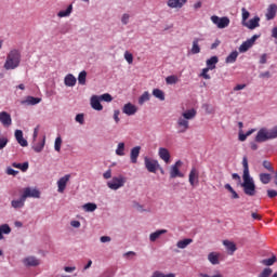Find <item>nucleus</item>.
<instances>
[{"instance_id": "obj_1", "label": "nucleus", "mask_w": 277, "mask_h": 277, "mask_svg": "<svg viewBox=\"0 0 277 277\" xmlns=\"http://www.w3.org/2000/svg\"><path fill=\"white\" fill-rule=\"evenodd\" d=\"M242 168H243V174H242V183L240 184L243 194L246 196H256V184H254V179L250 176V167L248 166V157L242 158Z\"/></svg>"}, {"instance_id": "obj_2", "label": "nucleus", "mask_w": 277, "mask_h": 277, "mask_svg": "<svg viewBox=\"0 0 277 277\" xmlns=\"http://www.w3.org/2000/svg\"><path fill=\"white\" fill-rule=\"evenodd\" d=\"M197 114L198 111H196L195 108H190L182 113L176 121L177 133H187V131H189V120H194Z\"/></svg>"}, {"instance_id": "obj_3", "label": "nucleus", "mask_w": 277, "mask_h": 277, "mask_svg": "<svg viewBox=\"0 0 277 277\" xmlns=\"http://www.w3.org/2000/svg\"><path fill=\"white\" fill-rule=\"evenodd\" d=\"M21 66V51L14 49L6 55V61L4 63L5 70H15Z\"/></svg>"}, {"instance_id": "obj_4", "label": "nucleus", "mask_w": 277, "mask_h": 277, "mask_svg": "<svg viewBox=\"0 0 277 277\" xmlns=\"http://www.w3.org/2000/svg\"><path fill=\"white\" fill-rule=\"evenodd\" d=\"M277 137V126L273 129L261 128L255 136V142L262 144V142H267L269 140H276Z\"/></svg>"}, {"instance_id": "obj_5", "label": "nucleus", "mask_w": 277, "mask_h": 277, "mask_svg": "<svg viewBox=\"0 0 277 277\" xmlns=\"http://www.w3.org/2000/svg\"><path fill=\"white\" fill-rule=\"evenodd\" d=\"M124 183H127V177L122 175L114 176L111 181L107 182V187L116 192L120 189V187H124Z\"/></svg>"}, {"instance_id": "obj_6", "label": "nucleus", "mask_w": 277, "mask_h": 277, "mask_svg": "<svg viewBox=\"0 0 277 277\" xmlns=\"http://www.w3.org/2000/svg\"><path fill=\"white\" fill-rule=\"evenodd\" d=\"M211 22L216 25V27L219 29H226V27H228V25H230V18L223 16L220 17L217 15H212L211 17Z\"/></svg>"}, {"instance_id": "obj_7", "label": "nucleus", "mask_w": 277, "mask_h": 277, "mask_svg": "<svg viewBox=\"0 0 277 277\" xmlns=\"http://www.w3.org/2000/svg\"><path fill=\"white\" fill-rule=\"evenodd\" d=\"M145 168L147 172H151L153 174L157 173V170H159V161L155 159H150L148 157H145Z\"/></svg>"}, {"instance_id": "obj_8", "label": "nucleus", "mask_w": 277, "mask_h": 277, "mask_svg": "<svg viewBox=\"0 0 277 277\" xmlns=\"http://www.w3.org/2000/svg\"><path fill=\"white\" fill-rule=\"evenodd\" d=\"M181 166H183V161L181 160H177L173 166H171L170 179H183L185 176L183 173H181Z\"/></svg>"}, {"instance_id": "obj_9", "label": "nucleus", "mask_w": 277, "mask_h": 277, "mask_svg": "<svg viewBox=\"0 0 277 277\" xmlns=\"http://www.w3.org/2000/svg\"><path fill=\"white\" fill-rule=\"evenodd\" d=\"M23 198L27 200V198H40V190L31 187L24 188Z\"/></svg>"}, {"instance_id": "obj_10", "label": "nucleus", "mask_w": 277, "mask_h": 277, "mask_svg": "<svg viewBox=\"0 0 277 277\" xmlns=\"http://www.w3.org/2000/svg\"><path fill=\"white\" fill-rule=\"evenodd\" d=\"M68 181H70V174H66L65 176L61 177L57 181V193L58 194H64L66 189V185H68Z\"/></svg>"}, {"instance_id": "obj_11", "label": "nucleus", "mask_w": 277, "mask_h": 277, "mask_svg": "<svg viewBox=\"0 0 277 277\" xmlns=\"http://www.w3.org/2000/svg\"><path fill=\"white\" fill-rule=\"evenodd\" d=\"M199 172L198 169L193 168L189 172L188 175V182L192 185V187H195L196 185H198V179H199Z\"/></svg>"}, {"instance_id": "obj_12", "label": "nucleus", "mask_w": 277, "mask_h": 277, "mask_svg": "<svg viewBox=\"0 0 277 277\" xmlns=\"http://www.w3.org/2000/svg\"><path fill=\"white\" fill-rule=\"evenodd\" d=\"M0 122L4 127H12V116L8 111L0 113Z\"/></svg>"}, {"instance_id": "obj_13", "label": "nucleus", "mask_w": 277, "mask_h": 277, "mask_svg": "<svg viewBox=\"0 0 277 277\" xmlns=\"http://www.w3.org/2000/svg\"><path fill=\"white\" fill-rule=\"evenodd\" d=\"M122 113L126 114V116H135V114H137V106L131 103L124 104Z\"/></svg>"}, {"instance_id": "obj_14", "label": "nucleus", "mask_w": 277, "mask_h": 277, "mask_svg": "<svg viewBox=\"0 0 277 277\" xmlns=\"http://www.w3.org/2000/svg\"><path fill=\"white\" fill-rule=\"evenodd\" d=\"M23 263L26 267H38L40 265V260L36 256H27L23 260Z\"/></svg>"}, {"instance_id": "obj_15", "label": "nucleus", "mask_w": 277, "mask_h": 277, "mask_svg": "<svg viewBox=\"0 0 277 277\" xmlns=\"http://www.w3.org/2000/svg\"><path fill=\"white\" fill-rule=\"evenodd\" d=\"M276 14H277V5L269 4L265 14L266 21H274V18H276Z\"/></svg>"}, {"instance_id": "obj_16", "label": "nucleus", "mask_w": 277, "mask_h": 277, "mask_svg": "<svg viewBox=\"0 0 277 277\" xmlns=\"http://www.w3.org/2000/svg\"><path fill=\"white\" fill-rule=\"evenodd\" d=\"M91 107L95 109V111H103V104H101V97H98V95L91 97Z\"/></svg>"}, {"instance_id": "obj_17", "label": "nucleus", "mask_w": 277, "mask_h": 277, "mask_svg": "<svg viewBox=\"0 0 277 277\" xmlns=\"http://www.w3.org/2000/svg\"><path fill=\"white\" fill-rule=\"evenodd\" d=\"M158 156L160 159H162V161H164V163H170V150H168V148L160 147L158 149Z\"/></svg>"}, {"instance_id": "obj_18", "label": "nucleus", "mask_w": 277, "mask_h": 277, "mask_svg": "<svg viewBox=\"0 0 277 277\" xmlns=\"http://www.w3.org/2000/svg\"><path fill=\"white\" fill-rule=\"evenodd\" d=\"M187 0H168L167 5L172 9L181 10Z\"/></svg>"}, {"instance_id": "obj_19", "label": "nucleus", "mask_w": 277, "mask_h": 277, "mask_svg": "<svg viewBox=\"0 0 277 277\" xmlns=\"http://www.w3.org/2000/svg\"><path fill=\"white\" fill-rule=\"evenodd\" d=\"M261 22V18L259 16H255L253 18H251L249 22H245V24H242L243 27H247L248 29H256V27H259V23Z\"/></svg>"}, {"instance_id": "obj_20", "label": "nucleus", "mask_w": 277, "mask_h": 277, "mask_svg": "<svg viewBox=\"0 0 277 277\" xmlns=\"http://www.w3.org/2000/svg\"><path fill=\"white\" fill-rule=\"evenodd\" d=\"M140 150H142L141 146H135L130 151V161L131 163H137V158L140 157Z\"/></svg>"}, {"instance_id": "obj_21", "label": "nucleus", "mask_w": 277, "mask_h": 277, "mask_svg": "<svg viewBox=\"0 0 277 277\" xmlns=\"http://www.w3.org/2000/svg\"><path fill=\"white\" fill-rule=\"evenodd\" d=\"M223 246H225L228 254L234 255L237 252V245L230 240H224Z\"/></svg>"}, {"instance_id": "obj_22", "label": "nucleus", "mask_w": 277, "mask_h": 277, "mask_svg": "<svg viewBox=\"0 0 277 277\" xmlns=\"http://www.w3.org/2000/svg\"><path fill=\"white\" fill-rule=\"evenodd\" d=\"M15 138L19 146L27 147L29 145V143H27V140L23 137V132L21 130L15 131Z\"/></svg>"}, {"instance_id": "obj_23", "label": "nucleus", "mask_w": 277, "mask_h": 277, "mask_svg": "<svg viewBox=\"0 0 277 277\" xmlns=\"http://www.w3.org/2000/svg\"><path fill=\"white\" fill-rule=\"evenodd\" d=\"M64 83L67 88H75L77 85V78L72 74H68L64 79Z\"/></svg>"}, {"instance_id": "obj_24", "label": "nucleus", "mask_w": 277, "mask_h": 277, "mask_svg": "<svg viewBox=\"0 0 277 277\" xmlns=\"http://www.w3.org/2000/svg\"><path fill=\"white\" fill-rule=\"evenodd\" d=\"M38 103H42V98L27 96L26 100L22 101V105H38Z\"/></svg>"}, {"instance_id": "obj_25", "label": "nucleus", "mask_w": 277, "mask_h": 277, "mask_svg": "<svg viewBox=\"0 0 277 277\" xmlns=\"http://www.w3.org/2000/svg\"><path fill=\"white\" fill-rule=\"evenodd\" d=\"M25 197L22 195L19 199L11 201V207H13V209H23V207H25Z\"/></svg>"}, {"instance_id": "obj_26", "label": "nucleus", "mask_w": 277, "mask_h": 277, "mask_svg": "<svg viewBox=\"0 0 277 277\" xmlns=\"http://www.w3.org/2000/svg\"><path fill=\"white\" fill-rule=\"evenodd\" d=\"M217 62H220V58L217 56L210 57L206 61L207 68H209L210 70H215Z\"/></svg>"}, {"instance_id": "obj_27", "label": "nucleus", "mask_w": 277, "mask_h": 277, "mask_svg": "<svg viewBox=\"0 0 277 277\" xmlns=\"http://www.w3.org/2000/svg\"><path fill=\"white\" fill-rule=\"evenodd\" d=\"M189 243H194V239L192 238H185L183 240L177 241L176 247L180 248V250H185Z\"/></svg>"}, {"instance_id": "obj_28", "label": "nucleus", "mask_w": 277, "mask_h": 277, "mask_svg": "<svg viewBox=\"0 0 277 277\" xmlns=\"http://www.w3.org/2000/svg\"><path fill=\"white\" fill-rule=\"evenodd\" d=\"M168 233L167 229H158L149 235V241H155L156 239H159L161 235H166Z\"/></svg>"}, {"instance_id": "obj_29", "label": "nucleus", "mask_w": 277, "mask_h": 277, "mask_svg": "<svg viewBox=\"0 0 277 277\" xmlns=\"http://www.w3.org/2000/svg\"><path fill=\"white\" fill-rule=\"evenodd\" d=\"M237 57H239V52L233 51V52L225 58V64H235V62H237Z\"/></svg>"}, {"instance_id": "obj_30", "label": "nucleus", "mask_w": 277, "mask_h": 277, "mask_svg": "<svg viewBox=\"0 0 277 277\" xmlns=\"http://www.w3.org/2000/svg\"><path fill=\"white\" fill-rule=\"evenodd\" d=\"M199 42H200L199 38L194 39L193 47H192V50H190V53L193 55H198V53H200V45L198 44Z\"/></svg>"}, {"instance_id": "obj_31", "label": "nucleus", "mask_w": 277, "mask_h": 277, "mask_svg": "<svg viewBox=\"0 0 277 277\" xmlns=\"http://www.w3.org/2000/svg\"><path fill=\"white\" fill-rule=\"evenodd\" d=\"M208 260L212 265H220V255H217L215 252L209 253Z\"/></svg>"}, {"instance_id": "obj_32", "label": "nucleus", "mask_w": 277, "mask_h": 277, "mask_svg": "<svg viewBox=\"0 0 277 277\" xmlns=\"http://www.w3.org/2000/svg\"><path fill=\"white\" fill-rule=\"evenodd\" d=\"M12 233V228L8 224H3L0 226V240L3 239V235H10Z\"/></svg>"}, {"instance_id": "obj_33", "label": "nucleus", "mask_w": 277, "mask_h": 277, "mask_svg": "<svg viewBox=\"0 0 277 277\" xmlns=\"http://www.w3.org/2000/svg\"><path fill=\"white\" fill-rule=\"evenodd\" d=\"M153 96L159 101H166V93H163L160 89H154Z\"/></svg>"}, {"instance_id": "obj_34", "label": "nucleus", "mask_w": 277, "mask_h": 277, "mask_svg": "<svg viewBox=\"0 0 277 277\" xmlns=\"http://www.w3.org/2000/svg\"><path fill=\"white\" fill-rule=\"evenodd\" d=\"M12 166L13 168H17L18 170H22V172H27V170H29V162H24V163L13 162Z\"/></svg>"}, {"instance_id": "obj_35", "label": "nucleus", "mask_w": 277, "mask_h": 277, "mask_svg": "<svg viewBox=\"0 0 277 277\" xmlns=\"http://www.w3.org/2000/svg\"><path fill=\"white\" fill-rule=\"evenodd\" d=\"M260 181L263 185H268L272 181V175L268 173H260Z\"/></svg>"}, {"instance_id": "obj_36", "label": "nucleus", "mask_w": 277, "mask_h": 277, "mask_svg": "<svg viewBox=\"0 0 277 277\" xmlns=\"http://www.w3.org/2000/svg\"><path fill=\"white\" fill-rule=\"evenodd\" d=\"M70 14H72V4H70L65 11H60L57 16L60 18H64L66 16H70Z\"/></svg>"}, {"instance_id": "obj_37", "label": "nucleus", "mask_w": 277, "mask_h": 277, "mask_svg": "<svg viewBox=\"0 0 277 277\" xmlns=\"http://www.w3.org/2000/svg\"><path fill=\"white\" fill-rule=\"evenodd\" d=\"M250 49H252V42L247 40V41L242 42L241 45L239 47V52L246 53V51H248Z\"/></svg>"}, {"instance_id": "obj_38", "label": "nucleus", "mask_w": 277, "mask_h": 277, "mask_svg": "<svg viewBox=\"0 0 277 277\" xmlns=\"http://www.w3.org/2000/svg\"><path fill=\"white\" fill-rule=\"evenodd\" d=\"M150 101V93L148 91H145L140 97H138V105H143L146 102Z\"/></svg>"}, {"instance_id": "obj_39", "label": "nucleus", "mask_w": 277, "mask_h": 277, "mask_svg": "<svg viewBox=\"0 0 277 277\" xmlns=\"http://www.w3.org/2000/svg\"><path fill=\"white\" fill-rule=\"evenodd\" d=\"M225 189H227V192H229V194H232L233 200H238L239 194L236 193L235 188H233V186H230V184H225Z\"/></svg>"}, {"instance_id": "obj_40", "label": "nucleus", "mask_w": 277, "mask_h": 277, "mask_svg": "<svg viewBox=\"0 0 277 277\" xmlns=\"http://www.w3.org/2000/svg\"><path fill=\"white\" fill-rule=\"evenodd\" d=\"M276 261H277L276 255H273L272 258L262 260L261 263H262V265L269 267V266L274 265V263H276Z\"/></svg>"}, {"instance_id": "obj_41", "label": "nucleus", "mask_w": 277, "mask_h": 277, "mask_svg": "<svg viewBox=\"0 0 277 277\" xmlns=\"http://www.w3.org/2000/svg\"><path fill=\"white\" fill-rule=\"evenodd\" d=\"M166 83L168 85H174V84L179 83V76L171 75V76L167 77Z\"/></svg>"}, {"instance_id": "obj_42", "label": "nucleus", "mask_w": 277, "mask_h": 277, "mask_svg": "<svg viewBox=\"0 0 277 277\" xmlns=\"http://www.w3.org/2000/svg\"><path fill=\"white\" fill-rule=\"evenodd\" d=\"M96 208H97L96 203H92V202L85 203L83 206L84 211H87L88 213H92V212L96 211Z\"/></svg>"}, {"instance_id": "obj_43", "label": "nucleus", "mask_w": 277, "mask_h": 277, "mask_svg": "<svg viewBox=\"0 0 277 277\" xmlns=\"http://www.w3.org/2000/svg\"><path fill=\"white\" fill-rule=\"evenodd\" d=\"M88 77V72L85 70H82L78 76V82L80 85H85V79Z\"/></svg>"}, {"instance_id": "obj_44", "label": "nucleus", "mask_w": 277, "mask_h": 277, "mask_svg": "<svg viewBox=\"0 0 277 277\" xmlns=\"http://www.w3.org/2000/svg\"><path fill=\"white\" fill-rule=\"evenodd\" d=\"M118 157H124V143H119L116 149Z\"/></svg>"}, {"instance_id": "obj_45", "label": "nucleus", "mask_w": 277, "mask_h": 277, "mask_svg": "<svg viewBox=\"0 0 277 277\" xmlns=\"http://www.w3.org/2000/svg\"><path fill=\"white\" fill-rule=\"evenodd\" d=\"M54 150H56V153H60L62 150V137L61 136L55 138Z\"/></svg>"}, {"instance_id": "obj_46", "label": "nucleus", "mask_w": 277, "mask_h": 277, "mask_svg": "<svg viewBox=\"0 0 277 277\" xmlns=\"http://www.w3.org/2000/svg\"><path fill=\"white\" fill-rule=\"evenodd\" d=\"M100 100L105 101V103H111V101H114V97H111V94L109 93H104L100 96Z\"/></svg>"}, {"instance_id": "obj_47", "label": "nucleus", "mask_w": 277, "mask_h": 277, "mask_svg": "<svg viewBox=\"0 0 277 277\" xmlns=\"http://www.w3.org/2000/svg\"><path fill=\"white\" fill-rule=\"evenodd\" d=\"M263 168H265V170H267L268 172L274 173V167L272 166V162L264 160L262 163Z\"/></svg>"}, {"instance_id": "obj_48", "label": "nucleus", "mask_w": 277, "mask_h": 277, "mask_svg": "<svg viewBox=\"0 0 277 277\" xmlns=\"http://www.w3.org/2000/svg\"><path fill=\"white\" fill-rule=\"evenodd\" d=\"M242 12V25L247 23L248 18H250V12L246 10V8L241 9Z\"/></svg>"}, {"instance_id": "obj_49", "label": "nucleus", "mask_w": 277, "mask_h": 277, "mask_svg": "<svg viewBox=\"0 0 277 277\" xmlns=\"http://www.w3.org/2000/svg\"><path fill=\"white\" fill-rule=\"evenodd\" d=\"M209 70H211L209 67H206L202 69L200 77L203 79H211V76L209 75Z\"/></svg>"}, {"instance_id": "obj_50", "label": "nucleus", "mask_w": 277, "mask_h": 277, "mask_svg": "<svg viewBox=\"0 0 277 277\" xmlns=\"http://www.w3.org/2000/svg\"><path fill=\"white\" fill-rule=\"evenodd\" d=\"M43 148H44V138L41 143L37 144L34 147V150H35V153H42Z\"/></svg>"}, {"instance_id": "obj_51", "label": "nucleus", "mask_w": 277, "mask_h": 277, "mask_svg": "<svg viewBox=\"0 0 277 277\" xmlns=\"http://www.w3.org/2000/svg\"><path fill=\"white\" fill-rule=\"evenodd\" d=\"M124 60L128 62V64H133V54L126 52Z\"/></svg>"}, {"instance_id": "obj_52", "label": "nucleus", "mask_w": 277, "mask_h": 277, "mask_svg": "<svg viewBox=\"0 0 277 277\" xmlns=\"http://www.w3.org/2000/svg\"><path fill=\"white\" fill-rule=\"evenodd\" d=\"M8 146V137H1L0 138V150H3Z\"/></svg>"}, {"instance_id": "obj_53", "label": "nucleus", "mask_w": 277, "mask_h": 277, "mask_svg": "<svg viewBox=\"0 0 277 277\" xmlns=\"http://www.w3.org/2000/svg\"><path fill=\"white\" fill-rule=\"evenodd\" d=\"M202 108L206 110V114H213V108H211V105L203 104Z\"/></svg>"}, {"instance_id": "obj_54", "label": "nucleus", "mask_w": 277, "mask_h": 277, "mask_svg": "<svg viewBox=\"0 0 277 277\" xmlns=\"http://www.w3.org/2000/svg\"><path fill=\"white\" fill-rule=\"evenodd\" d=\"M6 174H9V176H16V174H18V171H16L12 168H8L6 169Z\"/></svg>"}, {"instance_id": "obj_55", "label": "nucleus", "mask_w": 277, "mask_h": 277, "mask_svg": "<svg viewBox=\"0 0 277 277\" xmlns=\"http://www.w3.org/2000/svg\"><path fill=\"white\" fill-rule=\"evenodd\" d=\"M267 196H268V198H276L277 190L276 189H268L267 190Z\"/></svg>"}, {"instance_id": "obj_56", "label": "nucleus", "mask_w": 277, "mask_h": 277, "mask_svg": "<svg viewBox=\"0 0 277 277\" xmlns=\"http://www.w3.org/2000/svg\"><path fill=\"white\" fill-rule=\"evenodd\" d=\"M114 120L117 124H118V122H120V110L114 111Z\"/></svg>"}, {"instance_id": "obj_57", "label": "nucleus", "mask_w": 277, "mask_h": 277, "mask_svg": "<svg viewBox=\"0 0 277 277\" xmlns=\"http://www.w3.org/2000/svg\"><path fill=\"white\" fill-rule=\"evenodd\" d=\"M76 122H79V124H83V122H84L83 114H78L76 116Z\"/></svg>"}, {"instance_id": "obj_58", "label": "nucleus", "mask_w": 277, "mask_h": 277, "mask_svg": "<svg viewBox=\"0 0 277 277\" xmlns=\"http://www.w3.org/2000/svg\"><path fill=\"white\" fill-rule=\"evenodd\" d=\"M129 18H130L129 14L124 13L122 15V18H121L122 24L128 25L129 24Z\"/></svg>"}, {"instance_id": "obj_59", "label": "nucleus", "mask_w": 277, "mask_h": 277, "mask_svg": "<svg viewBox=\"0 0 277 277\" xmlns=\"http://www.w3.org/2000/svg\"><path fill=\"white\" fill-rule=\"evenodd\" d=\"M100 241H101L102 243H107V242L111 241V237H109V236H102V237L100 238Z\"/></svg>"}, {"instance_id": "obj_60", "label": "nucleus", "mask_w": 277, "mask_h": 277, "mask_svg": "<svg viewBox=\"0 0 277 277\" xmlns=\"http://www.w3.org/2000/svg\"><path fill=\"white\" fill-rule=\"evenodd\" d=\"M199 277H224L222 274L210 276L209 274L199 273Z\"/></svg>"}, {"instance_id": "obj_61", "label": "nucleus", "mask_w": 277, "mask_h": 277, "mask_svg": "<svg viewBox=\"0 0 277 277\" xmlns=\"http://www.w3.org/2000/svg\"><path fill=\"white\" fill-rule=\"evenodd\" d=\"M75 269H77V267H75V266H65L64 267V272H67V274L75 272Z\"/></svg>"}, {"instance_id": "obj_62", "label": "nucleus", "mask_w": 277, "mask_h": 277, "mask_svg": "<svg viewBox=\"0 0 277 277\" xmlns=\"http://www.w3.org/2000/svg\"><path fill=\"white\" fill-rule=\"evenodd\" d=\"M261 79H269V77H272V75L269 74V71H265L260 74Z\"/></svg>"}, {"instance_id": "obj_63", "label": "nucleus", "mask_w": 277, "mask_h": 277, "mask_svg": "<svg viewBox=\"0 0 277 277\" xmlns=\"http://www.w3.org/2000/svg\"><path fill=\"white\" fill-rule=\"evenodd\" d=\"M104 179L108 180L111 179V169H108L104 174H103Z\"/></svg>"}, {"instance_id": "obj_64", "label": "nucleus", "mask_w": 277, "mask_h": 277, "mask_svg": "<svg viewBox=\"0 0 277 277\" xmlns=\"http://www.w3.org/2000/svg\"><path fill=\"white\" fill-rule=\"evenodd\" d=\"M272 38H275L277 40V27H274L272 29Z\"/></svg>"}]
</instances>
